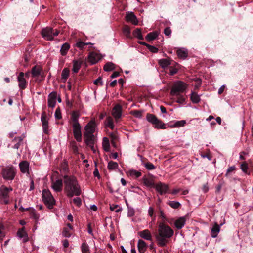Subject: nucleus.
<instances>
[{
  "mask_svg": "<svg viewBox=\"0 0 253 253\" xmlns=\"http://www.w3.org/2000/svg\"><path fill=\"white\" fill-rule=\"evenodd\" d=\"M174 234L173 229L163 222L160 223L158 226V234L156 236L158 244L160 246H165L168 243L169 239Z\"/></svg>",
  "mask_w": 253,
  "mask_h": 253,
  "instance_id": "f257e3e1",
  "label": "nucleus"
},
{
  "mask_svg": "<svg viewBox=\"0 0 253 253\" xmlns=\"http://www.w3.org/2000/svg\"><path fill=\"white\" fill-rule=\"evenodd\" d=\"M65 191L68 197L79 196L81 194V189L76 178L73 176L64 177Z\"/></svg>",
  "mask_w": 253,
  "mask_h": 253,
  "instance_id": "f03ea898",
  "label": "nucleus"
},
{
  "mask_svg": "<svg viewBox=\"0 0 253 253\" xmlns=\"http://www.w3.org/2000/svg\"><path fill=\"white\" fill-rule=\"evenodd\" d=\"M80 116V114L78 111H73L71 113L73 134L78 142H81L82 140L81 126L79 122Z\"/></svg>",
  "mask_w": 253,
  "mask_h": 253,
  "instance_id": "7ed1b4c3",
  "label": "nucleus"
},
{
  "mask_svg": "<svg viewBox=\"0 0 253 253\" xmlns=\"http://www.w3.org/2000/svg\"><path fill=\"white\" fill-rule=\"evenodd\" d=\"M187 87V84L183 82L177 81L175 82L171 87L170 94L178 95L185 91Z\"/></svg>",
  "mask_w": 253,
  "mask_h": 253,
  "instance_id": "20e7f679",
  "label": "nucleus"
},
{
  "mask_svg": "<svg viewBox=\"0 0 253 253\" xmlns=\"http://www.w3.org/2000/svg\"><path fill=\"white\" fill-rule=\"evenodd\" d=\"M16 174V169L12 165L7 166L2 169L1 175L6 180H12Z\"/></svg>",
  "mask_w": 253,
  "mask_h": 253,
  "instance_id": "39448f33",
  "label": "nucleus"
},
{
  "mask_svg": "<svg viewBox=\"0 0 253 253\" xmlns=\"http://www.w3.org/2000/svg\"><path fill=\"white\" fill-rule=\"evenodd\" d=\"M42 198L44 203L49 208H52L55 203V201L51 192L48 190L44 189L42 191Z\"/></svg>",
  "mask_w": 253,
  "mask_h": 253,
  "instance_id": "423d86ee",
  "label": "nucleus"
},
{
  "mask_svg": "<svg viewBox=\"0 0 253 253\" xmlns=\"http://www.w3.org/2000/svg\"><path fill=\"white\" fill-rule=\"evenodd\" d=\"M59 34V31L57 30H54L50 27H46L43 29L42 31V37L46 40L51 41L54 37L57 36Z\"/></svg>",
  "mask_w": 253,
  "mask_h": 253,
  "instance_id": "0eeeda50",
  "label": "nucleus"
},
{
  "mask_svg": "<svg viewBox=\"0 0 253 253\" xmlns=\"http://www.w3.org/2000/svg\"><path fill=\"white\" fill-rule=\"evenodd\" d=\"M11 188H7L2 186L0 188V201L1 203L7 204L9 203L8 194L9 192L12 191Z\"/></svg>",
  "mask_w": 253,
  "mask_h": 253,
  "instance_id": "6e6552de",
  "label": "nucleus"
},
{
  "mask_svg": "<svg viewBox=\"0 0 253 253\" xmlns=\"http://www.w3.org/2000/svg\"><path fill=\"white\" fill-rule=\"evenodd\" d=\"M84 134H92L95 132L96 129V124L94 119H92L84 126Z\"/></svg>",
  "mask_w": 253,
  "mask_h": 253,
  "instance_id": "1a4fd4ad",
  "label": "nucleus"
},
{
  "mask_svg": "<svg viewBox=\"0 0 253 253\" xmlns=\"http://www.w3.org/2000/svg\"><path fill=\"white\" fill-rule=\"evenodd\" d=\"M155 188L156 191L161 195H163L168 193L169 190V186L167 184L161 182L157 183Z\"/></svg>",
  "mask_w": 253,
  "mask_h": 253,
  "instance_id": "9d476101",
  "label": "nucleus"
},
{
  "mask_svg": "<svg viewBox=\"0 0 253 253\" xmlns=\"http://www.w3.org/2000/svg\"><path fill=\"white\" fill-rule=\"evenodd\" d=\"M112 115L115 118L116 121L119 119L122 115V107L119 104L116 105L112 111Z\"/></svg>",
  "mask_w": 253,
  "mask_h": 253,
  "instance_id": "9b49d317",
  "label": "nucleus"
},
{
  "mask_svg": "<svg viewBox=\"0 0 253 253\" xmlns=\"http://www.w3.org/2000/svg\"><path fill=\"white\" fill-rule=\"evenodd\" d=\"M84 142L86 145H91L94 144L97 140L96 136L92 134H84Z\"/></svg>",
  "mask_w": 253,
  "mask_h": 253,
  "instance_id": "f8f14e48",
  "label": "nucleus"
},
{
  "mask_svg": "<svg viewBox=\"0 0 253 253\" xmlns=\"http://www.w3.org/2000/svg\"><path fill=\"white\" fill-rule=\"evenodd\" d=\"M125 20L127 22H131L135 25H137L138 23L137 18L133 12H128L126 13Z\"/></svg>",
  "mask_w": 253,
  "mask_h": 253,
  "instance_id": "ddd939ff",
  "label": "nucleus"
},
{
  "mask_svg": "<svg viewBox=\"0 0 253 253\" xmlns=\"http://www.w3.org/2000/svg\"><path fill=\"white\" fill-rule=\"evenodd\" d=\"M41 121L43 132L45 133H47L48 132V119L44 113L42 114Z\"/></svg>",
  "mask_w": 253,
  "mask_h": 253,
  "instance_id": "4468645a",
  "label": "nucleus"
},
{
  "mask_svg": "<svg viewBox=\"0 0 253 253\" xmlns=\"http://www.w3.org/2000/svg\"><path fill=\"white\" fill-rule=\"evenodd\" d=\"M17 80L18 81V86L20 89H24L27 85L26 81L24 78V74L20 72L18 76Z\"/></svg>",
  "mask_w": 253,
  "mask_h": 253,
  "instance_id": "2eb2a0df",
  "label": "nucleus"
},
{
  "mask_svg": "<svg viewBox=\"0 0 253 253\" xmlns=\"http://www.w3.org/2000/svg\"><path fill=\"white\" fill-rule=\"evenodd\" d=\"M17 236L22 239L23 242H26L29 240L28 234L25 230L24 227L18 230L17 233Z\"/></svg>",
  "mask_w": 253,
  "mask_h": 253,
  "instance_id": "dca6fc26",
  "label": "nucleus"
},
{
  "mask_svg": "<svg viewBox=\"0 0 253 253\" xmlns=\"http://www.w3.org/2000/svg\"><path fill=\"white\" fill-rule=\"evenodd\" d=\"M63 186V181L62 180H57L52 183V188L56 192H60L62 191Z\"/></svg>",
  "mask_w": 253,
  "mask_h": 253,
  "instance_id": "f3484780",
  "label": "nucleus"
},
{
  "mask_svg": "<svg viewBox=\"0 0 253 253\" xmlns=\"http://www.w3.org/2000/svg\"><path fill=\"white\" fill-rule=\"evenodd\" d=\"M19 166L20 168V171L22 173H29V164L27 161H23L21 162L19 164Z\"/></svg>",
  "mask_w": 253,
  "mask_h": 253,
  "instance_id": "a211bd4d",
  "label": "nucleus"
},
{
  "mask_svg": "<svg viewBox=\"0 0 253 253\" xmlns=\"http://www.w3.org/2000/svg\"><path fill=\"white\" fill-rule=\"evenodd\" d=\"M143 181L146 186L149 188H155L156 184H155L154 180L152 178L144 176Z\"/></svg>",
  "mask_w": 253,
  "mask_h": 253,
  "instance_id": "6ab92c4d",
  "label": "nucleus"
},
{
  "mask_svg": "<svg viewBox=\"0 0 253 253\" xmlns=\"http://www.w3.org/2000/svg\"><path fill=\"white\" fill-rule=\"evenodd\" d=\"M88 61L91 64H94L97 63L100 59V55L95 52H92L89 54L88 57Z\"/></svg>",
  "mask_w": 253,
  "mask_h": 253,
  "instance_id": "aec40b11",
  "label": "nucleus"
},
{
  "mask_svg": "<svg viewBox=\"0 0 253 253\" xmlns=\"http://www.w3.org/2000/svg\"><path fill=\"white\" fill-rule=\"evenodd\" d=\"M140 236L146 240L151 241L152 235L148 229H145L138 233Z\"/></svg>",
  "mask_w": 253,
  "mask_h": 253,
  "instance_id": "412c9836",
  "label": "nucleus"
},
{
  "mask_svg": "<svg viewBox=\"0 0 253 253\" xmlns=\"http://www.w3.org/2000/svg\"><path fill=\"white\" fill-rule=\"evenodd\" d=\"M220 230V226L215 223L211 229V235L212 238H216Z\"/></svg>",
  "mask_w": 253,
  "mask_h": 253,
  "instance_id": "4be33fe9",
  "label": "nucleus"
},
{
  "mask_svg": "<svg viewBox=\"0 0 253 253\" xmlns=\"http://www.w3.org/2000/svg\"><path fill=\"white\" fill-rule=\"evenodd\" d=\"M102 146L103 149L105 152H109L110 151V145L109 139L106 137H104L102 139Z\"/></svg>",
  "mask_w": 253,
  "mask_h": 253,
  "instance_id": "5701e85b",
  "label": "nucleus"
},
{
  "mask_svg": "<svg viewBox=\"0 0 253 253\" xmlns=\"http://www.w3.org/2000/svg\"><path fill=\"white\" fill-rule=\"evenodd\" d=\"M185 224V218L181 217L175 220L174 225L176 228L180 229L182 228Z\"/></svg>",
  "mask_w": 253,
  "mask_h": 253,
  "instance_id": "b1692460",
  "label": "nucleus"
},
{
  "mask_svg": "<svg viewBox=\"0 0 253 253\" xmlns=\"http://www.w3.org/2000/svg\"><path fill=\"white\" fill-rule=\"evenodd\" d=\"M42 68L40 66H35L32 68L31 74L33 77H38L41 73Z\"/></svg>",
  "mask_w": 253,
  "mask_h": 253,
  "instance_id": "393cba45",
  "label": "nucleus"
},
{
  "mask_svg": "<svg viewBox=\"0 0 253 253\" xmlns=\"http://www.w3.org/2000/svg\"><path fill=\"white\" fill-rule=\"evenodd\" d=\"M127 174L129 176L133 178H138L142 175L141 172L140 171L136 170L133 169H129L127 172Z\"/></svg>",
  "mask_w": 253,
  "mask_h": 253,
  "instance_id": "a878e982",
  "label": "nucleus"
},
{
  "mask_svg": "<svg viewBox=\"0 0 253 253\" xmlns=\"http://www.w3.org/2000/svg\"><path fill=\"white\" fill-rule=\"evenodd\" d=\"M137 245L139 252L140 253H144L147 248V245L145 242L142 240H139Z\"/></svg>",
  "mask_w": 253,
  "mask_h": 253,
  "instance_id": "bb28decb",
  "label": "nucleus"
},
{
  "mask_svg": "<svg viewBox=\"0 0 253 253\" xmlns=\"http://www.w3.org/2000/svg\"><path fill=\"white\" fill-rule=\"evenodd\" d=\"M82 64V61L81 60H74L73 61V72L78 73L81 67Z\"/></svg>",
  "mask_w": 253,
  "mask_h": 253,
  "instance_id": "cd10ccee",
  "label": "nucleus"
},
{
  "mask_svg": "<svg viewBox=\"0 0 253 253\" xmlns=\"http://www.w3.org/2000/svg\"><path fill=\"white\" fill-rule=\"evenodd\" d=\"M178 57L185 59L187 56V50L183 48H179L177 50Z\"/></svg>",
  "mask_w": 253,
  "mask_h": 253,
  "instance_id": "c85d7f7f",
  "label": "nucleus"
},
{
  "mask_svg": "<svg viewBox=\"0 0 253 253\" xmlns=\"http://www.w3.org/2000/svg\"><path fill=\"white\" fill-rule=\"evenodd\" d=\"M105 125L106 127L110 128L111 129H113L114 128V125L113 123V120L112 117L109 116L106 118L105 121Z\"/></svg>",
  "mask_w": 253,
  "mask_h": 253,
  "instance_id": "c756f323",
  "label": "nucleus"
},
{
  "mask_svg": "<svg viewBox=\"0 0 253 253\" xmlns=\"http://www.w3.org/2000/svg\"><path fill=\"white\" fill-rule=\"evenodd\" d=\"M159 64L163 68H166L170 64V61L168 59H161L159 60Z\"/></svg>",
  "mask_w": 253,
  "mask_h": 253,
  "instance_id": "7c9ffc66",
  "label": "nucleus"
},
{
  "mask_svg": "<svg viewBox=\"0 0 253 253\" xmlns=\"http://www.w3.org/2000/svg\"><path fill=\"white\" fill-rule=\"evenodd\" d=\"M159 35V33L155 31L153 32L149 33L147 34V35L146 37V39L148 41H153L155 40Z\"/></svg>",
  "mask_w": 253,
  "mask_h": 253,
  "instance_id": "2f4dec72",
  "label": "nucleus"
},
{
  "mask_svg": "<svg viewBox=\"0 0 253 253\" xmlns=\"http://www.w3.org/2000/svg\"><path fill=\"white\" fill-rule=\"evenodd\" d=\"M70 47V46L69 43H65L63 44L61 47V49H60L61 54L63 56L66 55Z\"/></svg>",
  "mask_w": 253,
  "mask_h": 253,
  "instance_id": "473e14b6",
  "label": "nucleus"
},
{
  "mask_svg": "<svg viewBox=\"0 0 253 253\" xmlns=\"http://www.w3.org/2000/svg\"><path fill=\"white\" fill-rule=\"evenodd\" d=\"M190 98L192 102L194 103H197L200 100L199 96L194 92L191 93Z\"/></svg>",
  "mask_w": 253,
  "mask_h": 253,
  "instance_id": "72a5a7b5",
  "label": "nucleus"
},
{
  "mask_svg": "<svg viewBox=\"0 0 253 253\" xmlns=\"http://www.w3.org/2000/svg\"><path fill=\"white\" fill-rule=\"evenodd\" d=\"M147 119L149 122L154 124L159 120L155 115L150 114L147 116Z\"/></svg>",
  "mask_w": 253,
  "mask_h": 253,
  "instance_id": "f704fd0d",
  "label": "nucleus"
},
{
  "mask_svg": "<svg viewBox=\"0 0 253 253\" xmlns=\"http://www.w3.org/2000/svg\"><path fill=\"white\" fill-rule=\"evenodd\" d=\"M107 167L109 170H114L118 168V164L117 162L110 161L108 163Z\"/></svg>",
  "mask_w": 253,
  "mask_h": 253,
  "instance_id": "c9c22d12",
  "label": "nucleus"
},
{
  "mask_svg": "<svg viewBox=\"0 0 253 253\" xmlns=\"http://www.w3.org/2000/svg\"><path fill=\"white\" fill-rule=\"evenodd\" d=\"M115 68V65L112 62H107L104 66V70L105 71H110L113 70Z\"/></svg>",
  "mask_w": 253,
  "mask_h": 253,
  "instance_id": "e433bc0d",
  "label": "nucleus"
},
{
  "mask_svg": "<svg viewBox=\"0 0 253 253\" xmlns=\"http://www.w3.org/2000/svg\"><path fill=\"white\" fill-rule=\"evenodd\" d=\"M87 45H92V43L90 42H84L82 41H78L76 44V46L80 49H83L84 47Z\"/></svg>",
  "mask_w": 253,
  "mask_h": 253,
  "instance_id": "4c0bfd02",
  "label": "nucleus"
},
{
  "mask_svg": "<svg viewBox=\"0 0 253 253\" xmlns=\"http://www.w3.org/2000/svg\"><path fill=\"white\" fill-rule=\"evenodd\" d=\"M123 32L126 37H130V29L128 26L125 25L123 27Z\"/></svg>",
  "mask_w": 253,
  "mask_h": 253,
  "instance_id": "58836bf2",
  "label": "nucleus"
},
{
  "mask_svg": "<svg viewBox=\"0 0 253 253\" xmlns=\"http://www.w3.org/2000/svg\"><path fill=\"white\" fill-rule=\"evenodd\" d=\"M70 71L68 68H64L62 72V79L66 81L69 76Z\"/></svg>",
  "mask_w": 253,
  "mask_h": 253,
  "instance_id": "ea45409f",
  "label": "nucleus"
},
{
  "mask_svg": "<svg viewBox=\"0 0 253 253\" xmlns=\"http://www.w3.org/2000/svg\"><path fill=\"white\" fill-rule=\"evenodd\" d=\"M82 253H90L88 245L85 243H83L81 246Z\"/></svg>",
  "mask_w": 253,
  "mask_h": 253,
  "instance_id": "a19ab883",
  "label": "nucleus"
},
{
  "mask_svg": "<svg viewBox=\"0 0 253 253\" xmlns=\"http://www.w3.org/2000/svg\"><path fill=\"white\" fill-rule=\"evenodd\" d=\"M168 204L173 209H177L180 206V203L177 201H169Z\"/></svg>",
  "mask_w": 253,
  "mask_h": 253,
  "instance_id": "79ce46f5",
  "label": "nucleus"
},
{
  "mask_svg": "<svg viewBox=\"0 0 253 253\" xmlns=\"http://www.w3.org/2000/svg\"><path fill=\"white\" fill-rule=\"evenodd\" d=\"M110 209L111 211H114L115 212H119L122 211V208L118 205H112L110 206Z\"/></svg>",
  "mask_w": 253,
  "mask_h": 253,
  "instance_id": "37998d69",
  "label": "nucleus"
},
{
  "mask_svg": "<svg viewBox=\"0 0 253 253\" xmlns=\"http://www.w3.org/2000/svg\"><path fill=\"white\" fill-rule=\"evenodd\" d=\"M248 164L244 162L241 165V169L245 173H248V174H250V173H248Z\"/></svg>",
  "mask_w": 253,
  "mask_h": 253,
  "instance_id": "c03bdc74",
  "label": "nucleus"
},
{
  "mask_svg": "<svg viewBox=\"0 0 253 253\" xmlns=\"http://www.w3.org/2000/svg\"><path fill=\"white\" fill-rule=\"evenodd\" d=\"M154 124L156 125V126L158 128H166L165 124L159 120H158V121Z\"/></svg>",
  "mask_w": 253,
  "mask_h": 253,
  "instance_id": "a18cd8bd",
  "label": "nucleus"
},
{
  "mask_svg": "<svg viewBox=\"0 0 253 253\" xmlns=\"http://www.w3.org/2000/svg\"><path fill=\"white\" fill-rule=\"evenodd\" d=\"M4 236V226L3 224L0 223V240H2Z\"/></svg>",
  "mask_w": 253,
  "mask_h": 253,
  "instance_id": "49530a36",
  "label": "nucleus"
},
{
  "mask_svg": "<svg viewBox=\"0 0 253 253\" xmlns=\"http://www.w3.org/2000/svg\"><path fill=\"white\" fill-rule=\"evenodd\" d=\"M135 214V210L134 208L128 206V212H127V216L128 217H132Z\"/></svg>",
  "mask_w": 253,
  "mask_h": 253,
  "instance_id": "de8ad7c7",
  "label": "nucleus"
},
{
  "mask_svg": "<svg viewBox=\"0 0 253 253\" xmlns=\"http://www.w3.org/2000/svg\"><path fill=\"white\" fill-rule=\"evenodd\" d=\"M134 35L135 37H136L138 39L142 40L143 39V36L142 35L140 29H136L134 32Z\"/></svg>",
  "mask_w": 253,
  "mask_h": 253,
  "instance_id": "09e8293b",
  "label": "nucleus"
},
{
  "mask_svg": "<svg viewBox=\"0 0 253 253\" xmlns=\"http://www.w3.org/2000/svg\"><path fill=\"white\" fill-rule=\"evenodd\" d=\"M186 124V121L185 120H181L176 121L174 126L175 127H181L183 126Z\"/></svg>",
  "mask_w": 253,
  "mask_h": 253,
  "instance_id": "8fccbe9b",
  "label": "nucleus"
},
{
  "mask_svg": "<svg viewBox=\"0 0 253 253\" xmlns=\"http://www.w3.org/2000/svg\"><path fill=\"white\" fill-rule=\"evenodd\" d=\"M55 117L57 119H61L62 118V114L60 108H57L55 112Z\"/></svg>",
  "mask_w": 253,
  "mask_h": 253,
  "instance_id": "3c124183",
  "label": "nucleus"
},
{
  "mask_svg": "<svg viewBox=\"0 0 253 253\" xmlns=\"http://www.w3.org/2000/svg\"><path fill=\"white\" fill-rule=\"evenodd\" d=\"M177 96V100L176 102L180 103L183 104L185 102V98L183 96L179 94L178 95H176Z\"/></svg>",
  "mask_w": 253,
  "mask_h": 253,
  "instance_id": "603ef678",
  "label": "nucleus"
},
{
  "mask_svg": "<svg viewBox=\"0 0 253 253\" xmlns=\"http://www.w3.org/2000/svg\"><path fill=\"white\" fill-rule=\"evenodd\" d=\"M144 166L148 170H153L155 169V166L152 163L150 162L145 163Z\"/></svg>",
  "mask_w": 253,
  "mask_h": 253,
  "instance_id": "864d4df0",
  "label": "nucleus"
},
{
  "mask_svg": "<svg viewBox=\"0 0 253 253\" xmlns=\"http://www.w3.org/2000/svg\"><path fill=\"white\" fill-rule=\"evenodd\" d=\"M68 228H65L62 232L63 236L65 237H69L71 236V233Z\"/></svg>",
  "mask_w": 253,
  "mask_h": 253,
  "instance_id": "5fc2aeb1",
  "label": "nucleus"
},
{
  "mask_svg": "<svg viewBox=\"0 0 253 253\" xmlns=\"http://www.w3.org/2000/svg\"><path fill=\"white\" fill-rule=\"evenodd\" d=\"M56 100L48 98V105L49 107L54 108L55 106Z\"/></svg>",
  "mask_w": 253,
  "mask_h": 253,
  "instance_id": "6e6d98bb",
  "label": "nucleus"
},
{
  "mask_svg": "<svg viewBox=\"0 0 253 253\" xmlns=\"http://www.w3.org/2000/svg\"><path fill=\"white\" fill-rule=\"evenodd\" d=\"M159 210L160 212V216L163 219L164 222L166 221L167 220V218L163 210L161 208H159Z\"/></svg>",
  "mask_w": 253,
  "mask_h": 253,
  "instance_id": "4d7b16f0",
  "label": "nucleus"
},
{
  "mask_svg": "<svg viewBox=\"0 0 253 253\" xmlns=\"http://www.w3.org/2000/svg\"><path fill=\"white\" fill-rule=\"evenodd\" d=\"M131 114L135 117L140 118L142 117V113L138 110H134L131 112Z\"/></svg>",
  "mask_w": 253,
  "mask_h": 253,
  "instance_id": "13d9d810",
  "label": "nucleus"
},
{
  "mask_svg": "<svg viewBox=\"0 0 253 253\" xmlns=\"http://www.w3.org/2000/svg\"><path fill=\"white\" fill-rule=\"evenodd\" d=\"M235 167L234 166L230 167L227 170L226 173V176H228L230 175V173L231 172L234 171L235 170Z\"/></svg>",
  "mask_w": 253,
  "mask_h": 253,
  "instance_id": "bf43d9fd",
  "label": "nucleus"
},
{
  "mask_svg": "<svg viewBox=\"0 0 253 253\" xmlns=\"http://www.w3.org/2000/svg\"><path fill=\"white\" fill-rule=\"evenodd\" d=\"M73 201L77 206H80L82 204L81 198L79 197H76L73 199Z\"/></svg>",
  "mask_w": 253,
  "mask_h": 253,
  "instance_id": "052dcab7",
  "label": "nucleus"
},
{
  "mask_svg": "<svg viewBox=\"0 0 253 253\" xmlns=\"http://www.w3.org/2000/svg\"><path fill=\"white\" fill-rule=\"evenodd\" d=\"M147 47H148V49H149V50L152 52L157 53L158 51V49L155 46L150 45H147Z\"/></svg>",
  "mask_w": 253,
  "mask_h": 253,
  "instance_id": "680f3d73",
  "label": "nucleus"
},
{
  "mask_svg": "<svg viewBox=\"0 0 253 253\" xmlns=\"http://www.w3.org/2000/svg\"><path fill=\"white\" fill-rule=\"evenodd\" d=\"M94 84L95 85H103V83H102V81L101 78V77H99L98 78H97V79L94 80Z\"/></svg>",
  "mask_w": 253,
  "mask_h": 253,
  "instance_id": "e2e57ef3",
  "label": "nucleus"
},
{
  "mask_svg": "<svg viewBox=\"0 0 253 253\" xmlns=\"http://www.w3.org/2000/svg\"><path fill=\"white\" fill-rule=\"evenodd\" d=\"M57 93L56 92H52L48 96L49 99L56 100Z\"/></svg>",
  "mask_w": 253,
  "mask_h": 253,
  "instance_id": "0e129e2a",
  "label": "nucleus"
},
{
  "mask_svg": "<svg viewBox=\"0 0 253 253\" xmlns=\"http://www.w3.org/2000/svg\"><path fill=\"white\" fill-rule=\"evenodd\" d=\"M32 217L36 220V223L37 224L38 219L39 218V214H37L36 212L33 211L32 212Z\"/></svg>",
  "mask_w": 253,
  "mask_h": 253,
  "instance_id": "69168bd1",
  "label": "nucleus"
},
{
  "mask_svg": "<svg viewBox=\"0 0 253 253\" xmlns=\"http://www.w3.org/2000/svg\"><path fill=\"white\" fill-rule=\"evenodd\" d=\"M164 33L166 36H170L171 33V29L169 27H167L164 30Z\"/></svg>",
  "mask_w": 253,
  "mask_h": 253,
  "instance_id": "338daca9",
  "label": "nucleus"
},
{
  "mask_svg": "<svg viewBox=\"0 0 253 253\" xmlns=\"http://www.w3.org/2000/svg\"><path fill=\"white\" fill-rule=\"evenodd\" d=\"M148 212L149 215L151 217H152L154 214V210L152 207H150L148 209Z\"/></svg>",
  "mask_w": 253,
  "mask_h": 253,
  "instance_id": "774afa93",
  "label": "nucleus"
}]
</instances>
